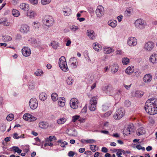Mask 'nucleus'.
<instances>
[{"label":"nucleus","instance_id":"1","mask_svg":"<svg viewBox=\"0 0 157 157\" xmlns=\"http://www.w3.org/2000/svg\"><path fill=\"white\" fill-rule=\"evenodd\" d=\"M144 109L149 114L154 115L157 113V99L152 98L147 100L145 103Z\"/></svg>","mask_w":157,"mask_h":157},{"label":"nucleus","instance_id":"2","mask_svg":"<svg viewBox=\"0 0 157 157\" xmlns=\"http://www.w3.org/2000/svg\"><path fill=\"white\" fill-rule=\"evenodd\" d=\"M59 65L60 69L63 71L66 72L68 71L66 60L64 56L61 57L59 60Z\"/></svg>","mask_w":157,"mask_h":157},{"label":"nucleus","instance_id":"3","mask_svg":"<svg viewBox=\"0 0 157 157\" xmlns=\"http://www.w3.org/2000/svg\"><path fill=\"white\" fill-rule=\"evenodd\" d=\"M43 23L46 26L49 27L52 26L54 23V20L52 17L47 15L45 16L42 20Z\"/></svg>","mask_w":157,"mask_h":157},{"label":"nucleus","instance_id":"4","mask_svg":"<svg viewBox=\"0 0 157 157\" xmlns=\"http://www.w3.org/2000/svg\"><path fill=\"white\" fill-rule=\"evenodd\" d=\"M135 25L136 28L141 29L145 28L146 22L142 19H138L135 21Z\"/></svg>","mask_w":157,"mask_h":157},{"label":"nucleus","instance_id":"5","mask_svg":"<svg viewBox=\"0 0 157 157\" xmlns=\"http://www.w3.org/2000/svg\"><path fill=\"white\" fill-rule=\"evenodd\" d=\"M97 99V96H96L92 97L90 99L89 105V109L90 110L94 111L96 109Z\"/></svg>","mask_w":157,"mask_h":157},{"label":"nucleus","instance_id":"6","mask_svg":"<svg viewBox=\"0 0 157 157\" xmlns=\"http://www.w3.org/2000/svg\"><path fill=\"white\" fill-rule=\"evenodd\" d=\"M124 114V111L122 108L118 109L113 115L114 118L116 120H119L121 118Z\"/></svg>","mask_w":157,"mask_h":157},{"label":"nucleus","instance_id":"7","mask_svg":"<svg viewBox=\"0 0 157 157\" xmlns=\"http://www.w3.org/2000/svg\"><path fill=\"white\" fill-rule=\"evenodd\" d=\"M30 27L27 25L24 24H22L20 27V31L23 34H26L29 32Z\"/></svg>","mask_w":157,"mask_h":157},{"label":"nucleus","instance_id":"8","mask_svg":"<svg viewBox=\"0 0 157 157\" xmlns=\"http://www.w3.org/2000/svg\"><path fill=\"white\" fill-rule=\"evenodd\" d=\"M154 44L153 42L149 41L145 43L144 48L147 51H150L154 48Z\"/></svg>","mask_w":157,"mask_h":157},{"label":"nucleus","instance_id":"9","mask_svg":"<svg viewBox=\"0 0 157 157\" xmlns=\"http://www.w3.org/2000/svg\"><path fill=\"white\" fill-rule=\"evenodd\" d=\"M104 9L101 6H99L96 10V14L98 17H101L104 14Z\"/></svg>","mask_w":157,"mask_h":157},{"label":"nucleus","instance_id":"10","mask_svg":"<svg viewBox=\"0 0 157 157\" xmlns=\"http://www.w3.org/2000/svg\"><path fill=\"white\" fill-rule=\"evenodd\" d=\"M29 105L32 109H36L38 106L37 99L34 98H31L29 101Z\"/></svg>","mask_w":157,"mask_h":157},{"label":"nucleus","instance_id":"11","mask_svg":"<svg viewBox=\"0 0 157 157\" xmlns=\"http://www.w3.org/2000/svg\"><path fill=\"white\" fill-rule=\"evenodd\" d=\"M69 63L70 67L73 69L76 68L78 65L77 60L75 57L71 58L70 59Z\"/></svg>","mask_w":157,"mask_h":157},{"label":"nucleus","instance_id":"12","mask_svg":"<svg viewBox=\"0 0 157 157\" xmlns=\"http://www.w3.org/2000/svg\"><path fill=\"white\" fill-rule=\"evenodd\" d=\"M127 44L130 46H134L137 44V39L135 37H130L128 40Z\"/></svg>","mask_w":157,"mask_h":157},{"label":"nucleus","instance_id":"13","mask_svg":"<svg viewBox=\"0 0 157 157\" xmlns=\"http://www.w3.org/2000/svg\"><path fill=\"white\" fill-rule=\"evenodd\" d=\"M78 100L76 98H72L70 101V105L71 107L76 109L78 108Z\"/></svg>","mask_w":157,"mask_h":157},{"label":"nucleus","instance_id":"14","mask_svg":"<svg viewBox=\"0 0 157 157\" xmlns=\"http://www.w3.org/2000/svg\"><path fill=\"white\" fill-rule=\"evenodd\" d=\"M21 52L23 55L25 57L29 56L31 53L30 49L27 47H25L23 48Z\"/></svg>","mask_w":157,"mask_h":157},{"label":"nucleus","instance_id":"15","mask_svg":"<svg viewBox=\"0 0 157 157\" xmlns=\"http://www.w3.org/2000/svg\"><path fill=\"white\" fill-rule=\"evenodd\" d=\"M86 34L89 38L90 39L93 40L95 38V34L93 30L90 29L87 30Z\"/></svg>","mask_w":157,"mask_h":157},{"label":"nucleus","instance_id":"16","mask_svg":"<svg viewBox=\"0 0 157 157\" xmlns=\"http://www.w3.org/2000/svg\"><path fill=\"white\" fill-rule=\"evenodd\" d=\"M134 71V67L133 66H129L126 69L125 72L128 75H131L133 73Z\"/></svg>","mask_w":157,"mask_h":157},{"label":"nucleus","instance_id":"17","mask_svg":"<svg viewBox=\"0 0 157 157\" xmlns=\"http://www.w3.org/2000/svg\"><path fill=\"white\" fill-rule=\"evenodd\" d=\"M144 81L146 83L150 82L152 80V76L149 74L145 75L143 78Z\"/></svg>","mask_w":157,"mask_h":157},{"label":"nucleus","instance_id":"18","mask_svg":"<svg viewBox=\"0 0 157 157\" xmlns=\"http://www.w3.org/2000/svg\"><path fill=\"white\" fill-rule=\"evenodd\" d=\"M36 15V12L32 10L29 11L27 14V16L32 19H34Z\"/></svg>","mask_w":157,"mask_h":157},{"label":"nucleus","instance_id":"19","mask_svg":"<svg viewBox=\"0 0 157 157\" xmlns=\"http://www.w3.org/2000/svg\"><path fill=\"white\" fill-rule=\"evenodd\" d=\"M149 60L153 63H157V54H154L152 55L150 57Z\"/></svg>","mask_w":157,"mask_h":157},{"label":"nucleus","instance_id":"20","mask_svg":"<svg viewBox=\"0 0 157 157\" xmlns=\"http://www.w3.org/2000/svg\"><path fill=\"white\" fill-rule=\"evenodd\" d=\"M63 11L64 13V15L65 16H69L71 13V10L69 7H66L63 8Z\"/></svg>","mask_w":157,"mask_h":157},{"label":"nucleus","instance_id":"21","mask_svg":"<svg viewBox=\"0 0 157 157\" xmlns=\"http://www.w3.org/2000/svg\"><path fill=\"white\" fill-rule=\"evenodd\" d=\"M93 48L94 50L97 51H99L101 50V46L97 43H94L93 44Z\"/></svg>","mask_w":157,"mask_h":157},{"label":"nucleus","instance_id":"22","mask_svg":"<svg viewBox=\"0 0 157 157\" xmlns=\"http://www.w3.org/2000/svg\"><path fill=\"white\" fill-rule=\"evenodd\" d=\"M39 127L41 128L46 129L48 127V124L46 122L42 121L39 123Z\"/></svg>","mask_w":157,"mask_h":157},{"label":"nucleus","instance_id":"23","mask_svg":"<svg viewBox=\"0 0 157 157\" xmlns=\"http://www.w3.org/2000/svg\"><path fill=\"white\" fill-rule=\"evenodd\" d=\"M65 100L63 97L60 98L58 101V104L59 106L63 107L65 105Z\"/></svg>","mask_w":157,"mask_h":157},{"label":"nucleus","instance_id":"24","mask_svg":"<svg viewBox=\"0 0 157 157\" xmlns=\"http://www.w3.org/2000/svg\"><path fill=\"white\" fill-rule=\"evenodd\" d=\"M119 67L117 65L115 64H113L111 66V72L113 73H116L118 71Z\"/></svg>","mask_w":157,"mask_h":157},{"label":"nucleus","instance_id":"25","mask_svg":"<svg viewBox=\"0 0 157 157\" xmlns=\"http://www.w3.org/2000/svg\"><path fill=\"white\" fill-rule=\"evenodd\" d=\"M108 24L111 27L114 28L117 25V22L115 20H110L108 21Z\"/></svg>","mask_w":157,"mask_h":157},{"label":"nucleus","instance_id":"26","mask_svg":"<svg viewBox=\"0 0 157 157\" xmlns=\"http://www.w3.org/2000/svg\"><path fill=\"white\" fill-rule=\"evenodd\" d=\"M20 7L21 9L25 11H28L29 9V5L25 3L21 4L20 6Z\"/></svg>","mask_w":157,"mask_h":157},{"label":"nucleus","instance_id":"27","mask_svg":"<svg viewBox=\"0 0 157 157\" xmlns=\"http://www.w3.org/2000/svg\"><path fill=\"white\" fill-rule=\"evenodd\" d=\"M39 98L40 100L44 101L47 99V95L46 93L42 92L39 94Z\"/></svg>","mask_w":157,"mask_h":157},{"label":"nucleus","instance_id":"28","mask_svg":"<svg viewBox=\"0 0 157 157\" xmlns=\"http://www.w3.org/2000/svg\"><path fill=\"white\" fill-rule=\"evenodd\" d=\"M40 26V23L38 22L34 21L33 23L32 26L34 29H38Z\"/></svg>","mask_w":157,"mask_h":157},{"label":"nucleus","instance_id":"29","mask_svg":"<svg viewBox=\"0 0 157 157\" xmlns=\"http://www.w3.org/2000/svg\"><path fill=\"white\" fill-rule=\"evenodd\" d=\"M103 51L105 53L110 54L113 51V50L112 48L106 47L104 48Z\"/></svg>","mask_w":157,"mask_h":157},{"label":"nucleus","instance_id":"30","mask_svg":"<svg viewBox=\"0 0 157 157\" xmlns=\"http://www.w3.org/2000/svg\"><path fill=\"white\" fill-rule=\"evenodd\" d=\"M145 132V130L143 128H140L137 131V134L138 136H140L144 134Z\"/></svg>","mask_w":157,"mask_h":157},{"label":"nucleus","instance_id":"31","mask_svg":"<svg viewBox=\"0 0 157 157\" xmlns=\"http://www.w3.org/2000/svg\"><path fill=\"white\" fill-rule=\"evenodd\" d=\"M32 43L34 44V46L36 47H39L41 44V42L39 40H33Z\"/></svg>","mask_w":157,"mask_h":157},{"label":"nucleus","instance_id":"32","mask_svg":"<svg viewBox=\"0 0 157 157\" xmlns=\"http://www.w3.org/2000/svg\"><path fill=\"white\" fill-rule=\"evenodd\" d=\"M104 90H106L107 92H109L110 93H112L113 92V87L111 86L107 85L105 86L104 87Z\"/></svg>","mask_w":157,"mask_h":157},{"label":"nucleus","instance_id":"33","mask_svg":"<svg viewBox=\"0 0 157 157\" xmlns=\"http://www.w3.org/2000/svg\"><path fill=\"white\" fill-rule=\"evenodd\" d=\"M43 74V71L40 69H38L34 73L35 75L37 76H41Z\"/></svg>","mask_w":157,"mask_h":157},{"label":"nucleus","instance_id":"34","mask_svg":"<svg viewBox=\"0 0 157 157\" xmlns=\"http://www.w3.org/2000/svg\"><path fill=\"white\" fill-rule=\"evenodd\" d=\"M12 14L13 16L15 17H17L20 15V13L17 10L13 9L12 11Z\"/></svg>","mask_w":157,"mask_h":157},{"label":"nucleus","instance_id":"35","mask_svg":"<svg viewBox=\"0 0 157 157\" xmlns=\"http://www.w3.org/2000/svg\"><path fill=\"white\" fill-rule=\"evenodd\" d=\"M67 119L65 117L61 118L57 120V123L59 124H63L66 121Z\"/></svg>","mask_w":157,"mask_h":157},{"label":"nucleus","instance_id":"36","mask_svg":"<svg viewBox=\"0 0 157 157\" xmlns=\"http://www.w3.org/2000/svg\"><path fill=\"white\" fill-rule=\"evenodd\" d=\"M2 37V40L4 42H8L12 40V37L10 36L5 35Z\"/></svg>","mask_w":157,"mask_h":157},{"label":"nucleus","instance_id":"37","mask_svg":"<svg viewBox=\"0 0 157 157\" xmlns=\"http://www.w3.org/2000/svg\"><path fill=\"white\" fill-rule=\"evenodd\" d=\"M12 148L13 151H14V153L15 152H17L18 154H20L21 153L22 150L21 149H19L18 147L16 146H13Z\"/></svg>","mask_w":157,"mask_h":157},{"label":"nucleus","instance_id":"38","mask_svg":"<svg viewBox=\"0 0 157 157\" xmlns=\"http://www.w3.org/2000/svg\"><path fill=\"white\" fill-rule=\"evenodd\" d=\"M51 98L53 101H55L58 98V95L56 93H53L51 95Z\"/></svg>","mask_w":157,"mask_h":157},{"label":"nucleus","instance_id":"39","mask_svg":"<svg viewBox=\"0 0 157 157\" xmlns=\"http://www.w3.org/2000/svg\"><path fill=\"white\" fill-rule=\"evenodd\" d=\"M144 94L143 91L140 90H137L136 92L135 96L137 97H140Z\"/></svg>","mask_w":157,"mask_h":157},{"label":"nucleus","instance_id":"40","mask_svg":"<svg viewBox=\"0 0 157 157\" xmlns=\"http://www.w3.org/2000/svg\"><path fill=\"white\" fill-rule=\"evenodd\" d=\"M67 83L69 85H72L73 83V80L71 77H69L67 78L66 80Z\"/></svg>","mask_w":157,"mask_h":157},{"label":"nucleus","instance_id":"41","mask_svg":"<svg viewBox=\"0 0 157 157\" xmlns=\"http://www.w3.org/2000/svg\"><path fill=\"white\" fill-rule=\"evenodd\" d=\"M129 60L127 57H124L122 59V62L123 64L127 65L129 63Z\"/></svg>","mask_w":157,"mask_h":157},{"label":"nucleus","instance_id":"42","mask_svg":"<svg viewBox=\"0 0 157 157\" xmlns=\"http://www.w3.org/2000/svg\"><path fill=\"white\" fill-rule=\"evenodd\" d=\"M30 114L28 113L25 114L23 116V119L29 121L30 118Z\"/></svg>","mask_w":157,"mask_h":157},{"label":"nucleus","instance_id":"43","mask_svg":"<svg viewBox=\"0 0 157 157\" xmlns=\"http://www.w3.org/2000/svg\"><path fill=\"white\" fill-rule=\"evenodd\" d=\"M58 43L55 41H53L50 44L51 46H52V48L54 49H56L57 48L58 46Z\"/></svg>","mask_w":157,"mask_h":157},{"label":"nucleus","instance_id":"44","mask_svg":"<svg viewBox=\"0 0 157 157\" xmlns=\"http://www.w3.org/2000/svg\"><path fill=\"white\" fill-rule=\"evenodd\" d=\"M110 106V104L108 103H105L102 106V109L103 111H106L107 110Z\"/></svg>","mask_w":157,"mask_h":157},{"label":"nucleus","instance_id":"45","mask_svg":"<svg viewBox=\"0 0 157 157\" xmlns=\"http://www.w3.org/2000/svg\"><path fill=\"white\" fill-rule=\"evenodd\" d=\"M14 117V115L13 114H10L6 117V119L8 121H11Z\"/></svg>","mask_w":157,"mask_h":157},{"label":"nucleus","instance_id":"46","mask_svg":"<svg viewBox=\"0 0 157 157\" xmlns=\"http://www.w3.org/2000/svg\"><path fill=\"white\" fill-rule=\"evenodd\" d=\"M83 55L85 58L88 60H90V59L89 56V53L88 51L85 50L83 52Z\"/></svg>","mask_w":157,"mask_h":157},{"label":"nucleus","instance_id":"47","mask_svg":"<svg viewBox=\"0 0 157 157\" xmlns=\"http://www.w3.org/2000/svg\"><path fill=\"white\" fill-rule=\"evenodd\" d=\"M70 29L72 31L75 32L78 29V28L77 26L73 25L70 27Z\"/></svg>","mask_w":157,"mask_h":157},{"label":"nucleus","instance_id":"48","mask_svg":"<svg viewBox=\"0 0 157 157\" xmlns=\"http://www.w3.org/2000/svg\"><path fill=\"white\" fill-rule=\"evenodd\" d=\"M51 1V0H41V2L42 5H46L49 4Z\"/></svg>","mask_w":157,"mask_h":157},{"label":"nucleus","instance_id":"49","mask_svg":"<svg viewBox=\"0 0 157 157\" xmlns=\"http://www.w3.org/2000/svg\"><path fill=\"white\" fill-rule=\"evenodd\" d=\"M44 145L45 146H53V144L51 142V141L47 140L46 143L44 144Z\"/></svg>","mask_w":157,"mask_h":157},{"label":"nucleus","instance_id":"50","mask_svg":"<svg viewBox=\"0 0 157 157\" xmlns=\"http://www.w3.org/2000/svg\"><path fill=\"white\" fill-rule=\"evenodd\" d=\"M124 104L126 107H128L131 105V102L128 100H126L124 102Z\"/></svg>","mask_w":157,"mask_h":157},{"label":"nucleus","instance_id":"51","mask_svg":"<svg viewBox=\"0 0 157 157\" xmlns=\"http://www.w3.org/2000/svg\"><path fill=\"white\" fill-rule=\"evenodd\" d=\"M84 140L87 144H92L95 141V140L93 139H89L87 140Z\"/></svg>","mask_w":157,"mask_h":157},{"label":"nucleus","instance_id":"52","mask_svg":"<svg viewBox=\"0 0 157 157\" xmlns=\"http://www.w3.org/2000/svg\"><path fill=\"white\" fill-rule=\"evenodd\" d=\"M127 128L129 130H130V131L132 132L134 128V126L133 125V124H130L128 125Z\"/></svg>","mask_w":157,"mask_h":157},{"label":"nucleus","instance_id":"53","mask_svg":"<svg viewBox=\"0 0 157 157\" xmlns=\"http://www.w3.org/2000/svg\"><path fill=\"white\" fill-rule=\"evenodd\" d=\"M124 133L126 135H128L130 134V132H131L130 130H129L127 128L126 129H125L124 130Z\"/></svg>","mask_w":157,"mask_h":157},{"label":"nucleus","instance_id":"54","mask_svg":"<svg viewBox=\"0 0 157 157\" xmlns=\"http://www.w3.org/2000/svg\"><path fill=\"white\" fill-rule=\"evenodd\" d=\"M90 149L93 152H94L96 151V149H95L94 147H97L96 145H90Z\"/></svg>","mask_w":157,"mask_h":157},{"label":"nucleus","instance_id":"55","mask_svg":"<svg viewBox=\"0 0 157 157\" xmlns=\"http://www.w3.org/2000/svg\"><path fill=\"white\" fill-rule=\"evenodd\" d=\"M79 117V116L78 115H76L72 117V121L73 122H75Z\"/></svg>","mask_w":157,"mask_h":157},{"label":"nucleus","instance_id":"56","mask_svg":"<svg viewBox=\"0 0 157 157\" xmlns=\"http://www.w3.org/2000/svg\"><path fill=\"white\" fill-rule=\"evenodd\" d=\"M136 147L137 149L139 150H142V151H144L145 150L144 147H142L140 145H137Z\"/></svg>","mask_w":157,"mask_h":157},{"label":"nucleus","instance_id":"57","mask_svg":"<svg viewBox=\"0 0 157 157\" xmlns=\"http://www.w3.org/2000/svg\"><path fill=\"white\" fill-rule=\"evenodd\" d=\"M36 119V118L34 116L30 114V118L29 121L31 122L34 121Z\"/></svg>","mask_w":157,"mask_h":157},{"label":"nucleus","instance_id":"58","mask_svg":"<svg viewBox=\"0 0 157 157\" xmlns=\"http://www.w3.org/2000/svg\"><path fill=\"white\" fill-rule=\"evenodd\" d=\"M29 1L33 4H37L38 2V0H29Z\"/></svg>","mask_w":157,"mask_h":157},{"label":"nucleus","instance_id":"59","mask_svg":"<svg viewBox=\"0 0 157 157\" xmlns=\"http://www.w3.org/2000/svg\"><path fill=\"white\" fill-rule=\"evenodd\" d=\"M71 131L73 132L72 133L70 134L71 136H76L77 135V132L75 129L71 130Z\"/></svg>","mask_w":157,"mask_h":157},{"label":"nucleus","instance_id":"60","mask_svg":"<svg viewBox=\"0 0 157 157\" xmlns=\"http://www.w3.org/2000/svg\"><path fill=\"white\" fill-rule=\"evenodd\" d=\"M101 151L104 153H107L108 152V150L106 147H103L101 148Z\"/></svg>","mask_w":157,"mask_h":157},{"label":"nucleus","instance_id":"61","mask_svg":"<svg viewBox=\"0 0 157 157\" xmlns=\"http://www.w3.org/2000/svg\"><path fill=\"white\" fill-rule=\"evenodd\" d=\"M121 150V149H117L116 150V151H117V156H120L122 154L121 152L120 151Z\"/></svg>","mask_w":157,"mask_h":157},{"label":"nucleus","instance_id":"62","mask_svg":"<svg viewBox=\"0 0 157 157\" xmlns=\"http://www.w3.org/2000/svg\"><path fill=\"white\" fill-rule=\"evenodd\" d=\"M75 155V153L72 151H70L68 153V155L69 157H73Z\"/></svg>","mask_w":157,"mask_h":157},{"label":"nucleus","instance_id":"63","mask_svg":"<svg viewBox=\"0 0 157 157\" xmlns=\"http://www.w3.org/2000/svg\"><path fill=\"white\" fill-rule=\"evenodd\" d=\"M67 142L64 141L61 144L60 146L61 147H65L66 145H67Z\"/></svg>","mask_w":157,"mask_h":157},{"label":"nucleus","instance_id":"64","mask_svg":"<svg viewBox=\"0 0 157 157\" xmlns=\"http://www.w3.org/2000/svg\"><path fill=\"white\" fill-rule=\"evenodd\" d=\"M112 113V112L111 111H109L105 113L104 114L105 117H108Z\"/></svg>","mask_w":157,"mask_h":157}]
</instances>
